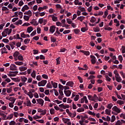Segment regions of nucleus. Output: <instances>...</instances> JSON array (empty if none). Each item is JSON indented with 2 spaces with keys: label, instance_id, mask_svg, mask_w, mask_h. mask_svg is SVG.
I'll return each instance as SVG.
<instances>
[{
  "label": "nucleus",
  "instance_id": "15",
  "mask_svg": "<svg viewBox=\"0 0 125 125\" xmlns=\"http://www.w3.org/2000/svg\"><path fill=\"white\" fill-rule=\"evenodd\" d=\"M77 20H80L81 22H83V20H84V17L83 16L78 17L77 18Z\"/></svg>",
  "mask_w": 125,
  "mask_h": 125
},
{
  "label": "nucleus",
  "instance_id": "2",
  "mask_svg": "<svg viewBox=\"0 0 125 125\" xmlns=\"http://www.w3.org/2000/svg\"><path fill=\"white\" fill-rule=\"evenodd\" d=\"M10 70L11 71H16L17 70V66L14 64H12L10 66Z\"/></svg>",
  "mask_w": 125,
  "mask_h": 125
},
{
  "label": "nucleus",
  "instance_id": "7",
  "mask_svg": "<svg viewBox=\"0 0 125 125\" xmlns=\"http://www.w3.org/2000/svg\"><path fill=\"white\" fill-rule=\"evenodd\" d=\"M67 86H70V87H73L74 86V82L73 81H69L66 83Z\"/></svg>",
  "mask_w": 125,
  "mask_h": 125
},
{
  "label": "nucleus",
  "instance_id": "61",
  "mask_svg": "<svg viewBox=\"0 0 125 125\" xmlns=\"http://www.w3.org/2000/svg\"><path fill=\"white\" fill-rule=\"evenodd\" d=\"M77 78L78 80L80 81V83H83V78H82V77H81L80 76H78Z\"/></svg>",
  "mask_w": 125,
  "mask_h": 125
},
{
  "label": "nucleus",
  "instance_id": "48",
  "mask_svg": "<svg viewBox=\"0 0 125 125\" xmlns=\"http://www.w3.org/2000/svg\"><path fill=\"white\" fill-rule=\"evenodd\" d=\"M66 21L68 23V24H71L73 23V21H72L70 19H67Z\"/></svg>",
  "mask_w": 125,
  "mask_h": 125
},
{
  "label": "nucleus",
  "instance_id": "10",
  "mask_svg": "<svg viewBox=\"0 0 125 125\" xmlns=\"http://www.w3.org/2000/svg\"><path fill=\"white\" fill-rule=\"evenodd\" d=\"M49 17H51L52 21L54 22H56V21L58 20V18L57 17L54 16L53 15H50Z\"/></svg>",
  "mask_w": 125,
  "mask_h": 125
},
{
  "label": "nucleus",
  "instance_id": "33",
  "mask_svg": "<svg viewBox=\"0 0 125 125\" xmlns=\"http://www.w3.org/2000/svg\"><path fill=\"white\" fill-rule=\"evenodd\" d=\"M18 59L20 60V61H23V56H22L21 55H20L18 57Z\"/></svg>",
  "mask_w": 125,
  "mask_h": 125
},
{
  "label": "nucleus",
  "instance_id": "34",
  "mask_svg": "<svg viewBox=\"0 0 125 125\" xmlns=\"http://www.w3.org/2000/svg\"><path fill=\"white\" fill-rule=\"evenodd\" d=\"M59 88H60V90H63L64 89V86L61 84H59Z\"/></svg>",
  "mask_w": 125,
  "mask_h": 125
},
{
  "label": "nucleus",
  "instance_id": "27",
  "mask_svg": "<svg viewBox=\"0 0 125 125\" xmlns=\"http://www.w3.org/2000/svg\"><path fill=\"white\" fill-rule=\"evenodd\" d=\"M9 101H11V102H15V101L16 100V98H13V97H11L9 99Z\"/></svg>",
  "mask_w": 125,
  "mask_h": 125
},
{
  "label": "nucleus",
  "instance_id": "54",
  "mask_svg": "<svg viewBox=\"0 0 125 125\" xmlns=\"http://www.w3.org/2000/svg\"><path fill=\"white\" fill-rule=\"evenodd\" d=\"M21 38H23V39L26 38V34H25V33H24V32H22L21 33Z\"/></svg>",
  "mask_w": 125,
  "mask_h": 125
},
{
  "label": "nucleus",
  "instance_id": "62",
  "mask_svg": "<svg viewBox=\"0 0 125 125\" xmlns=\"http://www.w3.org/2000/svg\"><path fill=\"white\" fill-rule=\"evenodd\" d=\"M16 125V122L14 121H12L9 123V125Z\"/></svg>",
  "mask_w": 125,
  "mask_h": 125
},
{
  "label": "nucleus",
  "instance_id": "36",
  "mask_svg": "<svg viewBox=\"0 0 125 125\" xmlns=\"http://www.w3.org/2000/svg\"><path fill=\"white\" fill-rule=\"evenodd\" d=\"M2 11H8V10H9V9H8V8H7L5 6H3L2 7Z\"/></svg>",
  "mask_w": 125,
  "mask_h": 125
},
{
  "label": "nucleus",
  "instance_id": "18",
  "mask_svg": "<svg viewBox=\"0 0 125 125\" xmlns=\"http://www.w3.org/2000/svg\"><path fill=\"white\" fill-rule=\"evenodd\" d=\"M95 21H96V19L94 17H92L90 20V22H91V23H94Z\"/></svg>",
  "mask_w": 125,
  "mask_h": 125
},
{
  "label": "nucleus",
  "instance_id": "30",
  "mask_svg": "<svg viewBox=\"0 0 125 125\" xmlns=\"http://www.w3.org/2000/svg\"><path fill=\"white\" fill-rule=\"evenodd\" d=\"M73 32L76 34V35H78L80 32V30L78 29H75L73 30Z\"/></svg>",
  "mask_w": 125,
  "mask_h": 125
},
{
  "label": "nucleus",
  "instance_id": "47",
  "mask_svg": "<svg viewBox=\"0 0 125 125\" xmlns=\"http://www.w3.org/2000/svg\"><path fill=\"white\" fill-rule=\"evenodd\" d=\"M46 114V109L42 110V113L40 114L41 115H42L43 116H44Z\"/></svg>",
  "mask_w": 125,
  "mask_h": 125
},
{
  "label": "nucleus",
  "instance_id": "28",
  "mask_svg": "<svg viewBox=\"0 0 125 125\" xmlns=\"http://www.w3.org/2000/svg\"><path fill=\"white\" fill-rule=\"evenodd\" d=\"M31 77H32L35 79V78H36V71L33 70L32 73L31 74Z\"/></svg>",
  "mask_w": 125,
  "mask_h": 125
},
{
  "label": "nucleus",
  "instance_id": "21",
  "mask_svg": "<svg viewBox=\"0 0 125 125\" xmlns=\"http://www.w3.org/2000/svg\"><path fill=\"white\" fill-rule=\"evenodd\" d=\"M18 55H19V52L18 51L15 52L13 54V56L15 58H17V57H18Z\"/></svg>",
  "mask_w": 125,
  "mask_h": 125
},
{
  "label": "nucleus",
  "instance_id": "44",
  "mask_svg": "<svg viewBox=\"0 0 125 125\" xmlns=\"http://www.w3.org/2000/svg\"><path fill=\"white\" fill-rule=\"evenodd\" d=\"M105 113L106 114H107V115H108L109 116L111 115V111L109 110V109H105Z\"/></svg>",
  "mask_w": 125,
  "mask_h": 125
},
{
  "label": "nucleus",
  "instance_id": "50",
  "mask_svg": "<svg viewBox=\"0 0 125 125\" xmlns=\"http://www.w3.org/2000/svg\"><path fill=\"white\" fill-rule=\"evenodd\" d=\"M14 102H12V103H9V107H10V108H13V107L14 106Z\"/></svg>",
  "mask_w": 125,
  "mask_h": 125
},
{
  "label": "nucleus",
  "instance_id": "29",
  "mask_svg": "<svg viewBox=\"0 0 125 125\" xmlns=\"http://www.w3.org/2000/svg\"><path fill=\"white\" fill-rule=\"evenodd\" d=\"M116 120V117L114 115H112L111 117V120L110 121L111 123H114Z\"/></svg>",
  "mask_w": 125,
  "mask_h": 125
},
{
  "label": "nucleus",
  "instance_id": "51",
  "mask_svg": "<svg viewBox=\"0 0 125 125\" xmlns=\"http://www.w3.org/2000/svg\"><path fill=\"white\" fill-rule=\"evenodd\" d=\"M42 78H43V79L47 80V79H48V76L46 74H42Z\"/></svg>",
  "mask_w": 125,
  "mask_h": 125
},
{
  "label": "nucleus",
  "instance_id": "17",
  "mask_svg": "<svg viewBox=\"0 0 125 125\" xmlns=\"http://www.w3.org/2000/svg\"><path fill=\"white\" fill-rule=\"evenodd\" d=\"M15 63L16 65H18L19 66H21V65L24 64V63L22 62H16Z\"/></svg>",
  "mask_w": 125,
  "mask_h": 125
},
{
  "label": "nucleus",
  "instance_id": "23",
  "mask_svg": "<svg viewBox=\"0 0 125 125\" xmlns=\"http://www.w3.org/2000/svg\"><path fill=\"white\" fill-rule=\"evenodd\" d=\"M77 112H78V113H81V112H83L84 111V108L81 107V108H79L77 110Z\"/></svg>",
  "mask_w": 125,
  "mask_h": 125
},
{
  "label": "nucleus",
  "instance_id": "22",
  "mask_svg": "<svg viewBox=\"0 0 125 125\" xmlns=\"http://www.w3.org/2000/svg\"><path fill=\"white\" fill-rule=\"evenodd\" d=\"M78 9H79V10H81L82 12H85V8L82 7V6L78 7Z\"/></svg>",
  "mask_w": 125,
  "mask_h": 125
},
{
  "label": "nucleus",
  "instance_id": "19",
  "mask_svg": "<svg viewBox=\"0 0 125 125\" xmlns=\"http://www.w3.org/2000/svg\"><path fill=\"white\" fill-rule=\"evenodd\" d=\"M21 80L22 83H25V82H27V80H28V79L27 78V77H21Z\"/></svg>",
  "mask_w": 125,
  "mask_h": 125
},
{
  "label": "nucleus",
  "instance_id": "63",
  "mask_svg": "<svg viewBox=\"0 0 125 125\" xmlns=\"http://www.w3.org/2000/svg\"><path fill=\"white\" fill-rule=\"evenodd\" d=\"M105 79L107 82H111V79L109 76H108V75H105Z\"/></svg>",
  "mask_w": 125,
  "mask_h": 125
},
{
  "label": "nucleus",
  "instance_id": "24",
  "mask_svg": "<svg viewBox=\"0 0 125 125\" xmlns=\"http://www.w3.org/2000/svg\"><path fill=\"white\" fill-rule=\"evenodd\" d=\"M23 19L26 21H29V19H30V17L29 16L24 15L23 16Z\"/></svg>",
  "mask_w": 125,
  "mask_h": 125
},
{
  "label": "nucleus",
  "instance_id": "56",
  "mask_svg": "<svg viewBox=\"0 0 125 125\" xmlns=\"http://www.w3.org/2000/svg\"><path fill=\"white\" fill-rule=\"evenodd\" d=\"M41 118H42V116H39L38 115H36L33 117V119L34 120H37V119H41Z\"/></svg>",
  "mask_w": 125,
  "mask_h": 125
},
{
  "label": "nucleus",
  "instance_id": "14",
  "mask_svg": "<svg viewBox=\"0 0 125 125\" xmlns=\"http://www.w3.org/2000/svg\"><path fill=\"white\" fill-rule=\"evenodd\" d=\"M33 27L29 26L27 29V33H29V34H30V33H31V32H32V31H33Z\"/></svg>",
  "mask_w": 125,
  "mask_h": 125
},
{
  "label": "nucleus",
  "instance_id": "13",
  "mask_svg": "<svg viewBox=\"0 0 125 125\" xmlns=\"http://www.w3.org/2000/svg\"><path fill=\"white\" fill-rule=\"evenodd\" d=\"M51 83L53 85V87H54V88H57V86H58L57 83L55 82L54 83L53 81H51Z\"/></svg>",
  "mask_w": 125,
  "mask_h": 125
},
{
  "label": "nucleus",
  "instance_id": "3",
  "mask_svg": "<svg viewBox=\"0 0 125 125\" xmlns=\"http://www.w3.org/2000/svg\"><path fill=\"white\" fill-rule=\"evenodd\" d=\"M37 102H38V104L41 105V106H43V103H44V101L42 99H38L36 100Z\"/></svg>",
  "mask_w": 125,
  "mask_h": 125
},
{
  "label": "nucleus",
  "instance_id": "35",
  "mask_svg": "<svg viewBox=\"0 0 125 125\" xmlns=\"http://www.w3.org/2000/svg\"><path fill=\"white\" fill-rule=\"evenodd\" d=\"M36 34H37V30H35L32 32V33H31L30 36L31 37H34Z\"/></svg>",
  "mask_w": 125,
  "mask_h": 125
},
{
  "label": "nucleus",
  "instance_id": "59",
  "mask_svg": "<svg viewBox=\"0 0 125 125\" xmlns=\"http://www.w3.org/2000/svg\"><path fill=\"white\" fill-rule=\"evenodd\" d=\"M56 61H57V65H59V64H60V57L57 58Z\"/></svg>",
  "mask_w": 125,
  "mask_h": 125
},
{
  "label": "nucleus",
  "instance_id": "11",
  "mask_svg": "<svg viewBox=\"0 0 125 125\" xmlns=\"http://www.w3.org/2000/svg\"><path fill=\"white\" fill-rule=\"evenodd\" d=\"M29 8V6H28L27 5H25L23 7H22L21 11H22V12H25V10H28Z\"/></svg>",
  "mask_w": 125,
  "mask_h": 125
},
{
  "label": "nucleus",
  "instance_id": "16",
  "mask_svg": "<svg viewBox=\"0 0 125 125\" xmlns=\"http://www.w3.org/2000/svg\"><path fill=\"white\" fill-rule=\"evenodd\" d=\"M88 30V27H82L81 28V32L84 33V32H86V31Z\"/></svg>",
  "mask_w": 125,
  "mask_h": 125
},
{
  "label": "nucleus",
  "instance_id": "37",
  "mask_svg": "<svg viewBox=\"0 0 125 125\" xmlns=\"http://www.w3.org/2000/svg\"><path fill=\"white\" fill-rule=\"evenodd\" d=\"M104 30H105V31H112V30H113V28L110 27H104Z\"/></svg>",
  "mask_w": 125,
  "mask_h": 125
},
{
  "label": "nucleus",
  "instance_id": "38",
  "mask_svg": "<svg viewBox=\"0 0 125 125\" xmlns=\"http://www.w3.org/2000/svg\"><path fill=\"white\" fill-rule=\"evenodd\" d=\"M8 32L6 31H3L2 32V37H6L7 36Z\"/></svg>",
  "mask_w": 125,
  "mask_h": 125
},
{
  "label": "nucleus",
  "instance_id": "12",
  "mask_svg": "<svg viewBox=\"0 0 125 125\" xmlns=\"http://www.w3.org/2000/svg\"><path fill=\"white\" fill-rule=\"evenodd\" d=\"M116 82L118 83H121L122 82V78L120 77V75L115 76Z\"/></svg>",
  "mask_w": 125,
  "mask_h": 125
},
{
  "label": "nucleus",
  "instance_id": "39",
  "mask_svg": "<svg viewBox=\"0 0 125 125\" xmlns=\"http://www.w3.org/2000/svg\"><path fill=\"white\" fill-rule=\"evenodd\" d=\"M46 87H47V88H52V86H51V84L50 83V82H49L47 84Z\"/></svg>",
  "mask_w": 125,
  "mask_h": 125
},
{
  "label": "nucleus",
  "instance_id": "57",
  "mask_svg": "<svg viewBox=\"0 0 125 125\" xmlns=\"http://www.w3.org/2000/svg\"><path fill=\"white\" fill-rule=\"evenodd\" d=\"M54 111L55 110L53 108H52L50 110V113L51 115H54V113H55Z\"/></svg>",
  "mask_w": 125,
  "mask_h": 125
},
{
  "label": "nucleus",
  "instance_id": "6",
  "mask_svg": "<svg viewBox=\"0 0 125 125\" xmlns=\"http://www.w3.org/2000/svg\"><path fill=\"white\" fill-rule=\"evenodd\" d=\"M112 110L114 111L115 112H117V114L121 113V110L118 108L117 106H114L113 107H112Z\"/></svg>",
  "mask_w": 125,
  "mask_h": 125
},
{
  "label": "nucleus",
  "instance_id": "45",
  "mask_svg": "<svg viewBox=\"0 0 125 125\" xmlns=\"http://www.w3.org/2000/svg\"><path fill=\"white\" fill-rule=\"evenodd\" d=\"M69 33H71V30H64L63 32V34H64V35H66V34H69Z\"/></svg>",
  "mask_w": 125,
  "mask_h": 125
},
{
  "label": "nucleus",
  "instance_id": "32",
  "mask_svg": "<svg viewBox=\"0 0 125 125\" xmlns=\"http://www.w3.org/2000/svg\"><path fill=\"white\" fill-rule=\"evenodd\" d=\"M88 98L89 100H91V101H94V99H93V97L91 95H88Z\"/></svg>",
  "mask_w": 125,
  "mask_h": 125
},
{
  "label": "nucleus",
  "instance_id": "26",
  "mask_svg": "<svg viewBox=\"0 0 125 125\" xmlns=\"http://www.w3.org/2000/svg\"><path fill=\"white\" fill-rule=\"evenodd\" d=\"M24 14L25 15H32V12L31 11V10H28L27 12H25L24 13Z\"/></svg>",
  "mask_w": 125,
  "mask_h": 125
},
{
  "label": "nucleus",
  "instance_id": "1",
  "mask_svg": "<svg viewBox=\"0 0 125 125\" xmlns=\"http://www.w3.org/2000/svg\"><path fill=\"white\" fill-rule=\"evenodd\" d=\"M47 83V81L46 80H42L38 83V86H44Z\"/></svg>",
  "mask_w": 125,
  "mask_h": 125
},
{
  "label": "nucleus",
  "instance_id": "43",
  "mask_svg": "<svg viewBox=\"0 0 125 125\" xmlns=\"http://www.w3.org/2000/svg\"><path fill=\"white\" fill-rule=\"evenodd\" d=\"M117 103H118V104H119V105H123V104H124V101L122 100H118L117 101Z\"/></svg>",
  "mask_w": 125,
  "mask_h": 125
},
{
  "label": "nucleus",
  "instance_id": "20",
  "mask_svg": "<svg viewBox=\"0 0 125 125\" xmlns=\"http://www.w3.org/2000/svg\"><path fill=\"white\" fill-rule=\"evenodd\" d=\"M62 121L64 124H67V123L70 122V119L68 118H62Z\"/></svg>",
  "mask_w": 125,
  "mask_h": 125
},
{
  "label": "nucleus",
  "instance_id": "52",
  "mask_svg": "<svg viewBox=\"0 0 125 125\" xmlns=\"http://www.w3.org/2000/svg\"><path fill=\"white\" fill-rule=\"evenodd\" d=\"M123 123L121 122V121L118 120L117 122L115 123V125H122Z\"/></svg>",
  "mask_w": 125,
  "mask_h": 125
},
{
  "label": "nucleus",
  "instance_id": "40",
  "mask_svg": "<svg viewBox=\"0 0 125 125\" xmlns=\"http://www.w3.org/2000/svg\"><path fill=\"white\" fill-rule=\"evenodd\" d=\"M30 41H31L30 39H26L24 40V42L26 44L27 43H29V42H30Z\"/></svg>",
  "mask_w": 125,
  "mask_h": 125
},
{
  "label": "nucleus",
  "instance_id": "5",
  "mask_svg": "<svg viewBox=\"0 0 125 125\" xmlns=\"http://www.w3.org/2000/svg\"><path fill=\"white\" fill-rule=\"evenodd\" d=\"M55 29H56V27L54 25L51 26L50 27L49 31L51 34H53L55 32Z\"/></svg>",
  "mask_w": 125,
  "mask_h": 125
},
{
  "label": "nucleus",
  "instance_id": "25",
  "mask_svg": "<svg viewBox=\"0 0 125 125\" xmlns=\"http://www.w3.org/2000/svg\"><path fill=\"white\" fill-rule=\"evenodd\" d=\"M21 72H23V71H26L27 67H21L19 68Z\"/></svg>",
  "mask_w": 125,
  "mask_h": 125
},
{
  "label": "nucleus",
  "instance_id": "49",
  "mask_svg": "<svg viewBox=\"0 0 125 125\" xmlns=\"http://www.w3.org/2000/svg\"><path fill=\"white\" fill-rule=\"evenodd\" d=\"M93 98L95 101V100H98V97H97V95L96 94H94V96H93Z\"/></svg>",
  "mask_w": 125,
  "mask_h": 125
},
{
  "label": "nucleus",
  "instance_id": "4",
  "mask_svg": "<svg viewBox=\"0 0 125 125\" xmlns=\"http://www.w3.org/2000/svg\"><path fill=\"white\" fill-rule=\"evenodd\" d=\"M90 58H91V62L92 64H95L96 63V58L93 55L90 56Z\"/></svg>",
  "mask_w": 125,
  "mask_h": 125
},
{
  "label": "nucleus",
  "instance_id": "53",
  "mask_svg": "<svg viewBox=\"0 0 125 125\" xmlns=\"http://www.w3.org/2000/svg\"><path fill=\"white\" fill-rule=\"evenodd\" d=\"M59 106L60 107V108H62V109H66V106H65V105H64L63 104L59 105Z\"/></svg>",
  "mask_w": 125,
  "mask_h": 125
},
{
  "label": "nucleus",
  "instance_id": "55",
  "mask_svg": "<svg viewBox=\"0 0 125 125\" xmlns=\"http://www.w3.org/2000/svg\"><path fill=\"white\" fill-rule=\"evenodd\" d=\"M112 107H113V104H109L107 105V108L108 109H112Z\"/></svg>",
  "mask_w": 125,
  "mask_h": 125
},
{
  "label": "nucleus",
  "instance_id": "41",
  "mask_svg": "<svg viewBox=\"0 0 125 125\" xmlns=\"http://www.w3.org/2000/svg\"><path fill=\"white\" fill-rule=\"evenodd\" d=\"M11 80H12V81H14V82H15L16 83H19V82H20V81L18 80V79L17 78H11Z\"/></svg>",
  "mask_w": 125,
  "mask_h": 125
},
{
  "label": "nucleus",
  "instance_id": "31",
  "mask_svg": "<svg viewBox=\"0 0 125 125\" xmlns=\"http://www.w3.org/2000/svg\"><path fill=\"white\" fill-rule=\"evenodd\" d=\"M13 118V114H10L7 118V119H6V120H11V119H12Z\"/></svg>",
  "mask_w": 125,
  "mask_h": 125
},
{
  "label": "nucleus",
  "instance_id": "8",
  "mask_svg": "<svg viewBox=\"0 0 125 125\" xmlns=\"http://www.w3.org/2000/svg\"><path fill=\"white\" fill-rule=\"evenodd\" d=\"M64 94H65V96L67 97H69V96H71V91L70 90H64Z\"/></svg>",
  "mask_w": 125,
  "mask_h": 125
},
{
  "label": "nucleus",
  "instance_id": "9",
  "mask_svg": "<svg viewBox=\"0 0 125 125\" xmlns=\"http://www.w3.org/2000/svg\"><path fill=\"white\" fill-rule=\"evenodd\" d=\"M80 52H82V53H83L84 55H86V56H88L89 54H90V52L88 51H84V50H80Z\"/></svg>",
  "mask_w": 125,
  "mask_h": 125
},
{
  "label": "nucleus",
  "instance_id": "60",
  "mask_svg": "<svg viewBox=\"0 0 125 125\" xmlns=\"http://www.w3.org/2000/svg\"><path fill=\"white\" fill-rule=\"evenodd\" d=\"M23 4H24V2H23V0H20L19 2V6H22Z\"/></svg>",
  "mask_w": 125,
  "mask_h": 125
},
{
  "label": "nucleus",
  "instance_id": "58",
  "mask_svg": "<svg viewBox=\"0 0 125 125\" xmlns=\"http://www.w3.org/2000/svg\"><path fill=\"white\" fill-rule=\"evenodd\" d=\"M51 42H56V39L54 37H51Z\"/></svg>",
  "mask_w": 125,
  "mask_h": 125
},
{
  "label": "nucleus",
  "instance_id": "64",
  "mask_svg": "<svg viewBox=\"0 0 125 125\" xmlns=\"http://www.w3.org/2000/svg\"><path fill=\"white\" fill-rule=\"evenodd\" d=\"M37 81H41L42 80V76L41 75H38L36 77Z\"/></svg>",
  "mask_w": 125,
  "mask_h": 125
},
{
  "label": "nucleus",
  "instance_id": "46",
  "mask_svg": "<svg viewBox=\"0 0 125 125\" xmlns=\"http://www.w3.org/2000/svg\"><path fill=\"white\" fill-rule=\"evenodd\" d=\"M18 14L20 16L19 17H20V18H21V19L23 18V12H19Z\"/></svg>",
  "mask_w": 125,
  "mask_h": 125
},
{
  "label": "nucleus",
  "instance_id": "42",
  "mask_svg": "<svg viewBox=\"0 0 125 125\" xmlns=\"http://www.w3.org/2000/svg\"><path fill=\"white\" fill-rule=\"evenodd\" d=\"M80 99V95H76L75 98H74V101H78Z\"/></svg>",
  "mask_w": 125,
  "mask_h": 125
}]
</instances>
